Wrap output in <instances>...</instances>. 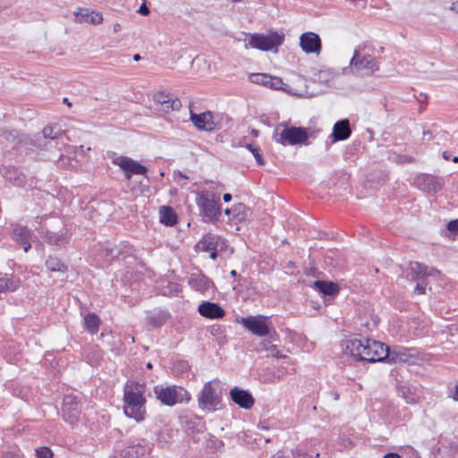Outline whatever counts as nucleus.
<instances>
[{
    "label": "nucleus",
    "mask_w": 458,
    "mask_h": 458,
    "mask_svg": "<svg viewBox=\"0 0 458 458\" xmlns=\"http://www.w3.org/2000/svg\"><path fill=\"white\" fill-rule=\"evenodd\" d=\"M4 176L15 186L22 187L25 184V176L16 168H6Z\"/></svg>",
    "instance_id": "7c9ffc66"
},
{
    "label": "nucleus",
    "mask_w": 458,
    "mask_h": 458,
    "mask_svg": "<svg viewBox=\"0 0 458 458\" xmlns=\"http://www.w3.org/2000/svg\"><path fill=\"white\" fill-rule=\"evenodd\" d=\"M191 121L199 130L212 131L216 129L213 113L209 111L201 114L191 112Z\"/></svg>",
    "instance_id": "4468645a"
},
{
    "label": "nucleus",
    "mask_w": 458,
    "mask_h": 458,
    "mask_svg": "<svg viewBox=\"0 0 458 458\" xmlns=\"http://www.w3.org/2000/svg\"><path fill=\"white\" fill-rule=\"evenodd\" d=\"M117 164L123 171H128L131 174H146L148 172L145 165L130 157H123Z\"/></svg>",
    "instance_id": "b1692460"
},
{
    "label": "nucleus",
    "mask_w": 458,
    "mask_h": 458,
    "mask_svg": "<svg viewBox=\"0 0 458 458\" xmlns=\"http://www.w3.org/2000/svg\"><path fill=\"white\" fill-rule=\"evenodd\" d=\"M123 174H124V177L126 180H130L132 176V174L131 173H129L128 171H123Z\"/></svg>",
    "instance_id": "5fc2aeb1"
},
{
    "label": "nucleus",
    "mask_w": 458,
    "mask_h": 458,
    "mask_svg": "<svg viewBox=\"0 0 458 458\" xmlns=\"http://www.w3.org/2000/svg\"><path fill=\"white\" fill-rule=\"evenodd\" d=\"M245 147L252 153V155L254 156L257 163L259 165H265V159L263 158V157L259 153V148L255 144H253V143H246Z\"/></svg>",
    "instance_id": "4c0bfd02"
},
{
    "label": "nucleus",
    "mask_w": 458,
    "mask_h": 458,
    "mask_svg": "<svg viewBox=\"0 0 458 458\" xmlns=\"http://www.w3.org/2000/svg\"><path fill=\"white\" fill-rule=\"evenodd\" d=\"M147 368H148V369H151V368H152V365H151V363H150V362H148V363L147 364Z\"/></svg>",
    "instance_id": "680f3d73"
},
{
    "label": "nucleus",
    "mask_w": 458,
    "mask_h": 458,
    "mask_svg": "<svg viewBox=\"0 0 458 458\" xmlns=\"http://www.w3.org/2000/svg\"><path fill=\"white\" fill-rule=\"evenodd\" d=\"M446 228L452 233H458V219L451 220Z\"/></svg>",
    "instance_id": "a19ab883"
},
{
    "label": "nucleus",
    "mask_w": 458,
    "mask_h": 458,
    "mask_svg": "<svg viewBox=\"0 0 458 458\" xmlns=\"http://www.w3.org/2000/svg\"><path fill=\"white\" fill-rule=\"evenodd\" d=\"M138 13L141 15H148L149 13V9L145 4H142L138 9Z\"/></svg>",
    "instance_id": "49530a36"
},
{
    "label": "nucleus",
    "mask_w": 458,
    "mask_h": 458,
    "mask_svg": "<svg viewBox=\"0 0 458 458\" xmlns=\"http://www.w3.org/2000/svg\"><path fill=\"white\" fill-rule=\"evenodd\" d=\"M133 59H134L135 61H139V60H140V55L139 54H135V55H133Z\"/></svg>",
    "instance_id": "4d7b16f0"
},
{
    "label": "nucleus",
    "mask_w": 458,
    "mask_h": 458,
    "mask_svg": "<svg viewBox=\"0 0 458 458\" xmlns=\"http://www.w3.org/2000/svg\"><path fill=\"white\" fill-rule=\"evenodd\" d=\"M313 286L325 296L334 297L339 293L338 284L330 281L317 280L313 283Z\"/></svg>",
    "instance_id": "bb28decb"
},
{
    "label": "nucleus",
    "mask_w": 458,
    "mask_h": 458,
    "mask_svg": "<svg viewBox=\"0 0 458 458\" xmlns=\"http://www.w3.org/2000/svg\"><path fill=\"white\" fill-rule=\"evenodd\" d=\"M154 393L161 403L167 406H174L183 402L188 403L191 400L189 392L181 386H156Z\"/></svg>",
    "instance_id": "423d86ee"
},
{
    "label": "nucleus",
    "mask_w": 458,
    "mask_h": 458,
    "mask_svg": "<svg viewBox=\"0 0 458 458\" xmlns=\"http://www.w3.org/2000/svg\"><path fill=\"white\" fill-rule=\"evenodd\" d=\"M39 233L49 245L63 246L68 242L67 230L64 228L60 233L42 228Z\"/></svg>",
    "instance_id": "412c9836"
},
{
    "label": "nucleus",
    "mask_w": 458,
    "mask_h": 458,
    "mask_svg": "<svg viewBox=\"0 0 458 458\" xmlns=\"http://www.w3.org/2000/svg\"><path fill=\"white\" fill-rule=\"evenodd\" d=\"M99 325L100 319L97 314L90 312L84 317V327L89 334H97Z\"/></svg>",
    "instance_id": "2f4dec72"
},
{
    "label": "nucleus",
    "mask_w": 458,
    "mask_h": 458,
    "mask_svg": "<svg viewBox=\"0 0 458 458\" xmlns=\"http://www.w3.org/2000/svg\"><path fill=\"white\" fill-rule=\"evenodd\" d=\"M280 126H277L275 130V133L273 135V139L285 146V145H310V142L309 141L310 138H315L316 135L314 132H309L307 128L303 127H296V126H291L287 127L285 126L283 130L280 131Z\"/></svg>",
    "instance_id": "20e7f679"
},
{
    "label": "nucleus",
    "mask_w": 458,
    "mask_h": 458,
    "mask_svg": "<svg viewBox=\"0 0 458 458\" xmlns=\"http://www.w3.org/2000/svg\"><path fill=\"white\" fill-rule=\"evenodd\" d=\"M63 420L70 426L74 427L81 417V403L77 396L66 394L63 400L62 408Z\"/></svg>",
    "instance_id": "6e6552de"
},
{
    "label": "nucleus",
    "mask_w": 458,
    "mask_h": 458,
    "mask_svg": "<svg viewBox=\"0 0 458 458\" xmlns=\"http://www.w3.org/2000/svg\"><path fill=\"white\" fill-rule=\"evenodd\" d=\"M21 280L14 276L13 273L0 272V293L14 292L19 288Z\"/></svg>",
    "instance_id": "393cba45"
},
{
    "label": "nucleus",
    "mask_w": 458,
    "mask_h": 458,
    "mask_svg": "<svg viewBox=\"0 0 458 458\" xmlns=\"http://www.w3.org/2000/svg\"><path fill=\"white\" fill-rule=\"evenodd\" d=\"M210 252L209 257L212 259H216L217 258V252L216 250H208Z\"/></svg>",
    "instance_id": "3c124183"
},
{
    "label": "nucleus",
    "mask_w": 458,
    "mask_h": 458,
    "mask_svg": "<svg viewBox=\"0 0 458 458\" xmlns=\"http://www.w3.org/2000/svg\"><path fill=\"white\" fill-rule=\"evenodd\" d=\"M199 313L209 319H219L225 315L224 309L216 302L203 301L198 307Z\"/></svg>",
    "instance_id": "dca6fc26"
},
{
    "label": "nucleus",
    "mask_w": 458,
    "mask_h": 458,
    "mask_svg": "<svg viewBox=\"0 0 458 458\" xmlns=\"http://www.w3.org/2000/svg\"><path fill=\"white\" fill-rule=\"evenodd\" d=\"M3 458H24V456L17 453L7 452L4 454Z\"/></svg>",
    "instance_id": "a18cd8bd"
},
{
    "label": "nucleus",
    "mask_w": 458,
    "mask_h": 458,
    "mask_svg": "<svg viewBox=\"0 0 458 458\" xmlns=\"http://www.w3.org/2000/svg\"><path fill=\"white\" fill-rule=\"evenodd\" d=\"M223 199L225 202H229L232 199V195L230 193H225L223 195Z\"/></svg>",
    "instance_id": "09e8293b"
},
{
    "label": "nucleus",
    "mask_w": 458,
    "mask_h": 458,
    "mask_svg": "<svg viewBox=\"0 0 458 458\" xmlns=\"http://www.w3.org/2000/svg\"><path fill=\"white\" fill-rule=\"evenodd\" d=\"M231 213H233V208L232 209L231 208H226L225 210V214H226V215H230Z\"/></svg>",
    "instance_id": "bf43d9fd"
},
{
    "label": "nucleus",
    "mask_w": 458,
    "mask_h": 458,
    "mask_svg": "<svg viewBox=\"0 0 458 458\" xmlns=\"http://www.w3.org/2000/svg\"><path fill=\"white\" fill-rule=\"evenodd\" d=\"M262 345H263V348L267 351H270V353L272 356L274 357H282L281 355H279V352L276 347V345L272 344V343L268 340H264L262 342Z\"/></svg>",
    "instance_id": "ea45409f"
},
{
    "label": "nucleus",
    "mask_w": 458,
    "mask_h": 458,
    "mask_svg": "<svg viewBox=\"0 0 458 458\" xmlns=\"http://www.w3.org/2000/svg\"><path fill=\"white\" fill-rule=\"evenodd\" d=\"M75 21L79 23H90L94 25L100 24L103 21L101 13L90 10L89 8H80L74 13Z\"/></svg>",
    "instance_id": "a211bd4d"
},
{
    "label": "nucleus",
    "mask_w": 458,
    "mask_h": 458,
    "mask_svg": "<svg viewBox=\"0 0 458 458\" xmlns=\"http://www.w3.org/2000/svg\"><path fill=\"white\" fill-rule=\"evenodd\" d=\"M230 274H231V276H233V277H236V276H238V273H237V271H236V270H232Z\"/></svg>",
    "instance_id": "13d9d810"
},
{
    "label": "nucleus",
    "mask_w": 458,
    "mask_h": 458,
    "mask_svg": "<svg viewBox=\"0 0 458 458\" xmlns=\"http://www.w3.org/2000/svg\"><path fill=\"white\" fill-rule=\"evenodd\" d=\"M53 452L47 446H41L36 449V456L38 458H53Z\"/></svg>",
    "instance_id": "58836bf2"
},
{
    "label": "nucleus",
    "mask_w": 458,
    "mask_h": 458,
    "mask_svg": "<svg viewBox=\"0 0 458 458\" xmlns=\"http://www.w3.org/2000/svg\"><path fill=\"white\" fill-rule=\"evenodd\" d=\"M284 38L283 34L277 32H271L268 35L254 33L250 35L249 42L245 47L268 51L282 45Z\"/></svg>",
    "instance_id": "0eeeda50"
},
{
    "label": "nucleus",
    "mask_w": 458,
    "mask_h": 458,
    "mask_svg": "<svg viewBox=\"0 0 458 458\" xmlns=\"http://www.w3.org/2000/svg\"><path fill=\"white\" fill-rule=\"evenodd\" d=\"M330 77V72L328 71H320L318 73V79L323 81H327Z\"/></svg>",
    "instance_id": "c03bdc74"
},
{
    "label": "nucleus",
    "mask_w": 458,
    "mask_h": 458,
    "mask_svg": "<svg viewBox=\"0 0 458 458\" xmlns=\"http://www.w3.org/2000/svg\"><path fill=\"white\" fill-rule=\"evenodd\" d=\"M438 273L434 268H430L419 262H411L407 271L406 276L411 281H421L428 276H433Z\"/></svg>",
    "instance_id": "2eb2a0df"
},
{
    "label": "nucleus",
    "mask_w": 458,
    "mask_h": 458,
    "mask_svg": "<svg viewBox=\"0 0 458 458\" xmlns=\"http://www.w3.org/2000/svg\"><path fill=\"white\" fill-rule=\"evenodd\" d=\"M146 448L136 440H128L126 446L121 451L123 458H139L145 454Z\"/></svg>",
    "instance_id": "5701e85b"
},
{
    "label": "nucleus",
    "mask_w": 458,
    "mask_h": 458,
    "mask_svg": "<svg viewBox=\"0 0 458 458\" xmlns=\"http://www.w3.org/2000/svg\"><path fill=\"white\" fill-rule=\"evenodd\" d=\"M345 354L354 360L374 363L386 359L393 362H405L408 355L403 350H391L384 343L369 338H352L342 343Z\"/></svg>",
    "instance_id": "f257e3e1"
},
{
    "label": "nucleus",
    "mask_w": 458,
    "mask_h": 458,
    "mask_svg": "<svg viewBox=\"0 0 458 458\" xmlns=\"http://www.w3.org/2000/svg\"><path fill=\"white\" fill-rule=\"evenodd\" d=\"M219 238L211 233L205 234L197 243V248L202 251L216 250Z\"/></svg>",
    "instance_id": "c85d7f7f"
},
{
    "label": "nucleus",
    "mask_w": 458,
    "mask_h": 458,
    "mask_svg": "<svg viewBox=\"0 0 458 458\" xmlns=\"http://www.w3.org/2000/svg\"><path fill=\"white\" fill-rule=\"evenodd\" d=\"M46 266L52 272L66 273L68 270L67 265L55 256H49L46 260Z\"/></svg>",
    "instance_id": "473e14b6"
},
{
    "label": "nucleus",
    "mask_w": 458,
    "mask_h": 458,
    "mask_svg": "<svg viewBox=\"0 0 458 458\" xmlns=\"http://www.w3.org/2000/svg\"><path fill=\"white\" fill-rule=\"evenodd\" d=\"M154 98L156 102L162 106V108L165 112L178 110L182 106L181 101L179 99H173L170 95L164 92L156 94Z\"/></svg>",
    "instance_id": "a878e982"
},
{
    "label": "nucleus",
    "mask_w": 458,
    "mask_h": 458,
    "mask_svg": "<svg viewBox=\"0 0 458 458\" xmlns=\"http://www.w3.org/2000/svg\"><path fill=\"white\" fill-rule=\"evenodd\" d=\"M383 458H402V457L397 453H387L383 456Z\"/></svg>",
    "instance_id": "de8ad7c7"
},
{
    "label": "nucleus",
    "mask_w": 458,
    "mask_h": 458,
    "mask_svg": "<svg viewBox=\"0 0 458 458\" xmlns=\"http://www.w3.org/2000/svg\"><path fill=\"white\" fill-rule=\"evenodd\" d=\"M160 222L167 226H173L177 223V216L171 207L160 208Z\"/></svg>",
    "instance_id": "c756f323"
},
{
    "label": "nucleus",
    "mask_w": 458,
    "mask_h": 458,
    "mask_svg": "<svg viewBox=\"0 0 458 458\" xmlns=\"http://www.w3.org/2000/svg\"><path fill=\"white\" fill-rule=\"evenodd\" d=\"M442 156L444 159L449 160L451 158L452 154L449 151H444Z\"/></svg>",
    "instance_id": "8fccbe9b"
},
{
    "label": "nucleus",
    "mask_w": 458,
    "mask_h": 458,
    "mask_svg": "<svg viewBox=\"0 0 458 458\" xmlns=\"http://www.w3.org/2000/svg\"><path fill=\"white\" fill-rule=\"evenodd\" d=\"M379 60L369 54H363L360 49H355L350 61L352 70H365L369 73H374L379 70Z\"/></svg>",
    "instance_id": "1a4fd4ad"
},
{
    "label": "nucleus",
    "mask_w": 458,
    "mask_h": 458,
    "mask_svg": "<svg viewBox=\"0 0 458 458\" xmlns=\"http://www.w3.org/2000/svg\"><path fill=\"white\" fill-rule=\"evenodd\" d=\"M352 134L350 127V122L348 119H342L337 121L334 127L331 134L332 142L347 140Z\"/></svg>",
    "instance_id": "4be33fe9"
},
{
    "label": "nucleus",
    "mask_w": 458,
    "mask_h": 458,
    "mask_svg": "<svg viewBox=\"0 0 458 458\" xmlns=\"http://www.w3.org/2000/svg\"><path fill=\"white\" fill-rule=\"evenodd\" d=\"M426 292V286L423 284L418 283L414 288V293L417 294H424Z\"/></svg>",
    "instance_id": "37998d69"
},
{
    "label": "nucleus",
    "mask_w": 458,
    "mask_h": 458,
    "mask_svg": "<svg viewBox=\"0 0 458 458\" xmlns=\"http://www.w3.org/2000/svg\"><path fill=\"white\" fill-rule=\"evenodd\" d=\"M177 174H178L180 177L183 178V179H188V176L184 175V174H183L182 172H180V171L177 173Z\"/></svg>",
    "instance_id": "6e6d98bb"
},
{
    "label": "nucleus",
    "mask_w": 458,
    "mask_h": 458,
    "mask_svg": "<svg viewBox=\"0 0 458 458\" xmlns=\"http://www.w3.org/2000/svg\"><path fill=\"white\" fill-rule=\"evenodd\" d=\"M448 396L458 402V384H456L453 389L449 390Z\"/></svg>",
    "instance_id": "79ce46f5"
},
{
    "label": "nucleus",
    "mask_w": 458,
    "mask_h": 458,
    "mask_svg": "<svg viewBox=\"0 0 458 458\" xmlns=\"http://www.w3.org/2000/svg\"><path fill=\"white\" fill-rule=\"evenodd\" d=\"M242 325L251 332L253 335L263 337L267 335L271 336L270 327L267 323V317L263 316H248L242 318Z\"/></svg>",
    "instance_id": "9d476101"
},
{
    "label": "nucleus",
    "mask_w": 458,
    "mask_h": 458,
    "mask_svg": "<svg viewBox=\"0 0 458 458\" xmlns=\"http://www.w3.org/2000/svg\"><path fill=\"white\" fill-rule=\"evenodd\" d=\"M188 284L200 293H205L214 287L213 282L199 270L190 274Z\"/></svg>",
    "instance_id": "ddd939ff"
},
{
    "label": "nucleus",
    "mask_w": 458,
    "mask_h": 458,
    "mask_svg": "<svg viewBox=\"0 0 458 458\" xmlns=\"http://www.w3.org/2000/svg\"><path fill=\"white\" fill-rule=\"evenodd\" d=\"M196 204L206 223L217 221L221 216L220 196L210 191H201L196 194Z\"/></svg>",
    "instance_id": "7ed1b4c3"
},
{
    "label": "nucleus",
    "mask_w": 458,
    "mask_h": 458,
    "mask_svg": "<svg viewBox=\"0 0 458 458\" xmlns=\"http://www.w3.org/2000/svg\"><path fill=\"white\" fill-rule=\"evenodd\" d=\"M417 185L428 193H436L442 189L439 180L431 174H421L416 178Z\"/></svg>",
    "instance_id": "aec40b11"
},
{
    "label": "nucleus",
    "mask_w": 458,
    "mask_h": 458,
    "mask_svg": "<svg viewBox=\"0 0 458 458\" xmlns=\"http://www.w3.org/2000/svg\"><path fill=\"white\" fill-rule=\"evenodd\" d=\"M64 133V131L63 130H61L60 128H58L57 130H55V128L52 126H46L42 130V134H43V138L45 140H49V141L46 142L44 144V147L47 148L48 144L51 145L52 141L57 140ZM55 144L57 145L58 142L55 141Z\"/></svg>",
    "instance_id": "72a5a7b5"
},
{
    "label": "nucleus",
    "mask_w": 458,
    "mask_h": 458,
    "mask_svg": "<svg viewBox=\"0 0 458 458\" xmlns=\"http://www.w3.org/2000/svg\"><path fill=\"white\" fill-rule=\"evenodd\" d=\"M64 101L65 103H68V98H64Z\"/></svg>",
    "instance_id": "e2e57ef3"
},
{
    "label": "nucleus",
    "mask_w": 458,
    "mask_h": 458,
    "mask_svg": "<svg viewBox=\"0 0 458 458\" xmlns=\"http://www.w3.org/2000/svg\"><path fill=\"white\" fill-rule=\"evenodd\" d=\"M170 317L169 312L164 310L148 311L147 315V322L153 327H158L164 325Z\"/></svg>",
    "instance_id": "cd10ccee"
},
{
    "label": "nucleus",
    "mask_w": 458,
    "mask_h": 458,
    "mask_svg": "<svg viewBox=\"0 0 458 458\" xmlns=\"http://www.w3.org/2000/svg\"><path fill=\"white\" fill-rule=\"evenodd\" d=\"M249 81L251 83L263 85L272 89H284V83L280 77L272 76L267 73H250Z\"/></svg>",
    "instance_id": "9b49d317"
},
{
    "label": "nucleus",
    "mask_w": 458,
    "mask_h": 458,
    "mask_svg": "<svg viewBox=\"0 0 458 458\" xmlns=\"http://www.w3.org/2000/svg\"><path fill=\"white\" fill-rule=\"evenodd\" d=\"M398 393L400 396H402L407 403H416L418 402L417 395L408 387L405 386H402L398 389Z\"/></svg>",
    "instance_id": "e433bc0d"
},
{
    "label": "nucleus",
    "mask_w": 458,
    "mask_h": 458,
    "mask_svg": "<svg viewBox=\"0 0 458 458\" xmlns=\"http://www.w3.org/2000/svg\"><path fill=\"white\" fill-rule=\"evenodd\" d=\"M451 10H453V11H454V12H456L458 13V1L453 3V4L451 6Z\"/></svg>",
    "instance_id": "603ef678"
},
{
    "label": "nucleus",
    "mask_w": 458,
    "mask_h": 458,
    "mask_svg": "<svg viewBox=\"0 0 458 458\" xmlns=\"http://www.w3.org/2000/svg\"><path fill=\"white\" fill-rule=\"evenodd\" d=\"M250 133H251V135H252L253 137H256V138H257V137H259V131L258 130H256V129H252V130L250 131Z\"/></svg>",
    "instance_id": "864d4df0"
},
{
    "label": "nucleus",
    "mask_w": 458,
    "mask_h": 458,
    "mask_svg": "<svg viewBox=\"0 0 458 458\" xmlns=\"http://www.w3.org/2000/svg\"><path fill=\"white\" fill-rule=\"evenodd\" d=\"M222 400L220 382L217 379L207 382L198 395V404L201 410L215 411Z\"/></svg>",
    "instance_id": "39448f33"
},
{
    "label": "nucleus",
    "mask_w": 458,
    "mask_h": 458,
    "mask_svg": "<svg viewBox=\"0 0 458 458\" xmlns=\"http://www.w3.org/2000/svg\"><path fill=\"white\" fill-rule=\"evenodd\" d=\"M145 384L134 380H128L123 387V412L137 422L142 421L145 418Z\"/></svg>",
    "instance_id": "f03ea898"
},
{
    "label": "nucleus",
    "mask_w": 458,
    "mask_h": 458,
    "mask_svg": "<svg viewBox=\"0 0 458 458\" xmlns=\"http://www.w3.org/2000/svg\"><path fill=\"white\" fill-rule=\"evenodd\" d=\"M32 232L27 226L16 225L13 229V239L23 246L24 252L31 248L30 239Z\"/></svg>",
    "instance_id": "6ab92c4d"
},
{
    "label": "nucleus",
    "mask_w": 458,
    "mask_h": 458,
    "mask_svg": "<svg viewBox=\"0 0 458 458\" xmlns=\"http://www.w3.org/2000/svg\"><path fill=\"white\" fill-rule=\"evenodd\" d=\"M319 455L320 454L317 448L309 451L304 449L303 447L297 446L295 449L293 450V458H318Z\"/></svg>",
    "instance_id": "c9c22d12"
},
{
    "label": "nucleus",
    "mask_w": 458,
    "mask_h": 458,
    "mask_svg": "<svg viewBox=\"0 0 458 458\" xmlns=\"http://www.w3.org/2000/svg\"><path fill=\"white\" fill-rule=\"evenodd\" d=\"M233 213L238 222H242L250 216V209L243 203H238L233 208Z\"/></svg>",
    "instance_id": "f704fd0d"
},
{
    "label": "nucleus",
    "mask_w": 458,
    "mask_h": 458,
    "mask_svg": "<svg viewBox=\"0 0 458 458\" xmlns=\"http://www.w3.org/2000/svg\"><path fill=\"white\" fill-rule=\"evenodd\" d=\"M452 161H453L454 163H458V156L454 157L452 158Z\"/></svg>",
    "instance_id": "052dcab7"
},
{
    "label": "nucleus",
    "mask_w": 458,
    "mask_h": 458,
    "mask_svg": "<svg viewBox=\"0 0 458 458\" xmlns=\"http://www.w3.org/2000/svg\"><path fill=\"white\" fill-rule=\"evenodd\" d=\"M300 47L307 54H318L321 51V39L314 32H305L300 37Z\"/></svg>",
    "instance_id": "f8f14e48"
},
{
    "label": "nucleus",
    "mask_w": 458,
    "mask_h": 458,
    "mask_svg": "<svg viewBox=\"0 0 458 458\" xmlns=\"http://www.w3.org/2000/svg\"><path fill=\"white\" fill-rule=\"evenodd\" d=\"M230 396L233 403L243 409H250L254 405V398L252 394L239 387H233L230 391Z\"/></svg>",
    "instance_id": "f3484780"
}]
</instances>
